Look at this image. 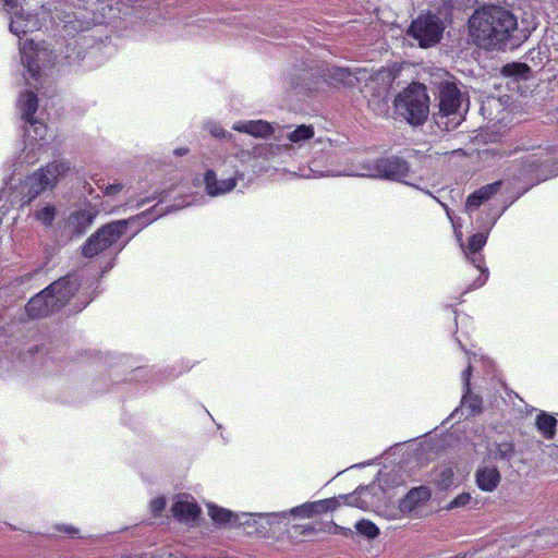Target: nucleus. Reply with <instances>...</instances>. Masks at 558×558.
Returning <instances> with one entry per match:
<instances>
[{"instance_id": "1", "label": "nucleus", "mask_w": 558, "mask_h": 558, "mask_svg": "<svg viewBox=\"0 0 558 558\" xmlns=\"http://www.w3.org/2000/svg\"><path fill=\"white\" fill-rule=\"evenodd\" d=\"M517 29V16L495 4L475 9L468 21L472 44L486 50H504Z\"/></svg>"}, {"instance_id": "2", "label": "nucleus", "mask_w": 558, "mask_h": 558, "mask_svg": "<svg viewBox=\"0 0 558 558\" xmlns=\"http://www.w3.org/2000/svg\"><path fill=\"white\" fill-rule=\"evenodd\" d=\"M396 113L409 124L418 126L425 123L429 113V96L426 86L413 82L395 98Z\"/></svg>"}, {"instance_id": "3", "label": "nucleus", "mask_w": 558, "mask_h": 558, "mask_svg": "<svg viewBox=\"0 0 558 558\" xmlns=\"http://www.w3.org/2000/svg\"><path fill=\"white\" fill-rule=\"evenodd\" d=\"M70 162L54 160L27 175L21 186V206L29 205L47 189H53L59 178L70 170Z\"/></svg>"}, {"instance_id": "4", "label": "nucleus", "mask_w": 558, "mask_h": 558, "mask_svg": "<svg viewBox=\"0 0 558 558\" xmlns=\"http://www.w3.org/2000/svg\"><path fill=\"white\" fill-rule=\"evenodd\" d=\"M444 32V21L432 12L420 13L408 28V35L415 39L421 48H430L438 44Z\"/></svg>"}, {"instance_id": "5", "label": "nucleus", "mask_w": 558, "mask_h": 558, "mask_svg": "<svg viewBox=\"0 0 558 558\" xmlns=\"http://www.w3.org/2000/svg\"><path fill=\"white\" fill-rule=\"evenodd\" d=\"M128 230V220H116L100 227L82 246V254L92 258L114 244Z\"/></svg>"}, {"instance_id": "6", "label": "nucleus", "mask_w": 558, "mask_h": 558, "mask_svg": "<svg viewBox=\"0 0 558 558\" xmlns=\"http://www.w3.org/2000/svg\"><path fill=\"white\" fill-rule=\"evenodd\" d=\"M487 242V234L477 232L468 239V244L463 252L468 259L472 263L473 267L480 271L475 280L470 284L469 290H474L483 287L488 279V270L485 267V258L481 254L482 248Z\"/></svg>"}, {"instance_id": "7", "label": "nucleus", "mask_w": 558, "mask_h": 558, "mask_svg": "<svg viewBox=\"0 0 558 558\" xmlns=\"http://www.w3.org/2000/svg\"><path fill=\"white\" fill-rule=\"evenodd\" d=\"M374 169L376 175L391 180H402L409 174V163L398 156L376 159Z\"/></svg>"}, {"instance_id": "8", "label": "nucleus", "mask_w": 558, "mask_h": 558, "mask_svg": "<svg viewBox=\"0 0 558 558\" xmlns=\"http://www.w3.org/2000/svg\"><path fill=\"white\" fill-rule=\"evenodd\" d=\"M19 105L22 111V119L34 126L35 135L43 140L46 135L47 126L35 118V113L38 109V97L36 93L29 90L22 94Z\"/></svg>"}, {"instance_id": "9", "label": "nucleus", "mask_w": 558, "mask_h": 558, "mask_svg": "<svg viewBox=\"0 0 558 558\" xmlns=\"http://www.w3.org/2000/svg\"><path fill=\"white\" fill-rule=\"evenodd\" d=\"M99 210L96 206L87 204L84 208L72 211L66 219V228L73 236L83 235L93 225Z\"/></svg>"}, {"instance_id": "10", "label": "nucleus", "mask_w": 558, "mask_h": 558, "mask_svg": "<svg viewBox=\"0 0 558 558\" xmlns=\"http://www.w3.org/2000/svg\"><path fill=\"white\" fill-rule=\"evenodd\" d=\"M77 289V282L72 280L71 277H62L45 288L57 310L63 307L74 295Z\"/></svg>"}, {"instance_id": "11", "label": "nucleus", "mask_w": 558, "mask_h": 558, "mask_svg": "<svg viewBox=\"0 0 558 558\" xmlns=\"http://www.w3.org/2000/svg\"><path fill=\"white\" fill-rule=\"evenodd\" d=\"M519 179L532 185L548 179L543 161L536 155H529L520 160Z\"/></svg>"}, {"instance_id": "12", "label": "nucleus", "mask_w": 558, "mask_h": 558, "mask_svg": "<svg viewBox=\"0 0 558 558\" xmlns=\"http://www.w3.org/2000/svg\"><path fill=\"white\" fill-rule=\"evenodd\" d=\"M461 107V92L453 83H446L439 89V112L445 116L456 114Z\"/></svg>"}, {"instance_id": "13", "label": "nucleus", "mask_w": 558, "mask_h": 558, "mask_svg": "<svg viewBox=\"0 0 558 558\" xmlns=\"http://www.w3.org/2000/svg\"><path fill=\"white\" fill-rule=\"evenodd\" d=\"M340 526L333 522L322 523L319 527L314 524H293L289 530V538L294 543H301L313 536L316 532L337 534Z\"/></svg>"}, {"instance_id": "14", "label": "nucleus", "mask_w": 558, "mask_h": 558, "mask_svg": "<svg viewBox=\"0 0 558 558\" xmlns=\"http://www.w3.org/2000/svg\"><path fill=\"white\" fill-rule=\"evenodd\" d=\"M432 497V490L425 486L411 488L407 495L399 501V510L402 514H410L418 507L426 504Z\"/></svg>"}, {"instance_id": "15", "label": "nucleus", "mask_w": 558, "mask_h": 558, "mask_svg": "<svg viewBox=\"0 0 558 558\" xmlns=\"http://www.w3.org/2000/svg\"><path fill=\"white\" fill-rule=\"evenodd\" d=\"M25 311L31 318H43L58 310L48 292L44 289L26 303Z\"/></svg>"}, {"instance_id": "16", "label": "nucleus", "mask_w": 558, "mask_h": 558, "mask_svg": "<svg viewBox=\"0 0 558 558\" xmlns=\"http://www.w3.org/2000/svg\"><path fill=\"white\" fill-rule=\"evenodd\" d=\"M501 482V474L495 465H481L475 471L476 486L486 493L497 489Z\"/></svg>"}, {"instance_id": "17", "label": "nucleus", "mask_w": 558, "mask_h": 558, "mask_svg": "<svg viewBox=\"0 0 558 558\" xmlns=\"http://www.w3.org/2000/svg\"><path fill=\"white\" fill-rule=\"evenodd\" d=\"M21 60L28 74L27 80L37 81L40 77L39 52L34 47L33 40L25 41L20 49Z\"/></svg>"}, {"instance_id": "18", "label": "nucleus", "mask_w": 558, "mask_h": 558, "mask_svg": "<svg viewBox=\"0 0 558 558\" xmlns=\"http://www.w3.org/2000/svg\"><path fill=\"white\" fill-rule=\"evenodd\" d=\"M502 181L498 180L493 183L486 184L478 190L471 193L465 201V209L473 211L478 209L485 202L495 196L501 189Z\"/></svg>"}, {"instance_id": "19", "label": "nucleus", "mask_w": 558, "mask_h": 558, "mask_svg": "<svg viewBox=\"0 0 558 558\" xmlns=\"http://www.w3.org/2000/svg\"><path fill=\"white\" fill-rule=\"evenodd\" d=\"M206 192L210 196H217L231 192L238 183V178L232 177L223 180H218L214 170H207L204 177Z\"/></svg>"}, {"instance_id": "20", "label": "nucleus", "mask_w": 558, "mask_h": 558, "mask_svg": "<svg viewBox=\"0 0 558 558\" xmlns=\"http://www.w3.org/2000/svg\"><path fill=\"white\" fill-rule=\"evenodd\" d=\"M51 20L58 25H62L63 29L72 35L74 33L87 29L85 23L76 17L73 12L66 11L62 8H54L51 14Z\"/></svg>"}, {"instance_id": "21", "label": "nucleus", "mask_w": 558, "mask_h": 558, "mask_svg": "<svg viewBox=\"0 0 558 558\" xmlns=\"http://www.w3.org/2000/svg\"><path fill=\"white\" fill-rule=\"evenodd\" d=\"M234 131L250 134L254 137L266 138L274 134L271 124L264 120H252L238 122L232 128Z\"/></svg>"}, {"instance_id": "22", "label": "nucleus", "mask_w": 558, "mask_h": 558, "mask_svg": "<svg viewBox=\"0 0 558 558\" xmlns=\"http://www.w3.org/2000/svg\"><path fill=\"white\" fill-rule=\"evenodd\" d=\"M352 499L353 495H340L338 497L311 501L314 517L332 512L341 505H352Z\"/></svg>"}, {"instance_id": "23", "label": "nucleus", "mask_w": 558, "mask_h": 558, "mask_svg": "<svg viewBox=\"0 0 558 558\" xmlns=\"http://www.w3.org/2000/svg\"><path fill=\"white\" fill-rule=\"evenodd\" d=\"M171 512L179 521L187 522L199 517L201 508L195 501L178 500L172 505Z\"/></svg>"}, {"instance_id": "24", "label": "nucleus", "mask_w": 558, "mask_h": 558, "mask_svg": "<svg viewBox=\"0 0 558 558\" xmlns=\"http://www.w3.org/2000/svg\"><path fill=\"white\" fill-rule=\"evenodd\" d=\"M557 424V418L546 412H541L535 418L537 430L546 439H553L555 437Z\"/></svg>"}, {"instance_id": "25", "label": "nucleus", "mask_w": 558, "mask_h": 558, "mask_svg": "<svg viewBox=\"0 0 558 558\" xmlns=\"http://www.w3.org/2000/svg\"><path fill=\"white\" fill-rule=\"evenodd\" d=\"M454 480V471L450 465H441L434 470L433 483L440 490L449 489Z\"/></svg>"}, {"instance_id": "26", "label": "nucleus", "mask_w": 558, "mask_h": 558, "mask_svg": "<svg viewBox=\"0 0 558 558\" xmlns=\"http://www.w3.org/2000/svg\"><path fill=\"white\" fill-rule=\"evenodd\" d=\"M364 69H355L354 73H352L349 69L345 68H337L332 74L333 78L343 83L344 85L352 86L356 82L360 81L357 74L365 73Z\"/></svg>"}, {"instance_id": "27", "label": "nucleus", "mask_w": 558, "mask_h": 558, "mask_svg": "<svg viewBox=\"0 0 558 558\" xmlns=\"http://www.w3.org/2000/svg\"><path fill=\"white\" fill-rule=\"evenodd\" d=\"M313 125H299L295 130L289 133L288 138L292 143H301L307 141L314 136Z\"/></svg>"}, {"instance_id": "28", "label": "nucleus", "mask_w": 558, "mask_h": 558, "mask_svg": "<svg viewBox=\"0 0 558 558\" xmlns=\"http://www.w3.org/2000/svg\"><path fill=\"white\" fill-rule=\"evenodd\" d=\"M208 513L211 520L219 525H225L231 522L233 518L232 511L217 506L209 507Z\"/></svg>"}, {"instance_id": "29", "label": "nucleus", "mask_w": 558, "mask_h": 558, "mask_svg": "<svg viewBox=\"0 0 558 558\" xmlns=\"http://www.w3.org/2000/svg\"><path fill=\"white\" fill-rule=\"evenodd\" d=\"M530 71L525 63H508L502 68V74L506 76L525 77Z\"/></svg>"}, {"instance_id": "30", "label": "nucleus", "mask_w": 558, "mask_h": 558, "mask_svg": "<svg viewBox=\"0 0 558 558\" xmlns=\"http://www.w3.org/2000/svg\"><path fill=\"white\" fill-rule=\"evenodd\" d=\"M355 529L360 534L368 538H375L379 534V529L377 525L374 522L365 519L356 522Z\"/></svg>"}, {"instance_id": "31", "label": "nucleus", "mask_w": 558, "mask_h": 558, "mask_svg": "<svg viewBox=\"0 0 558 558\" xmlns=\"http://www.w3.org/2000/svg\"><path fill=\"white\" fill-rule=\"evenodd\" d=\"M515 454V447L512 441L500 442L496 447V459L510 460Z\"/></svg>"}, {"instance_id": "32", "label": "nucleus", "mask_w": 558, "mask_h": 558, "mask_svg": "<svg viewBox=\"0 0 558 558\" xmlns=\"http://www.w3.org/2000/svg\"><path fill=\"white\" fill-rule=\"evenodd\" d=\"M35 217L46 227H50L56 217V207L53 205H47L44 208L37 210Z\"/></svg>"}, {"instance_id": "33", "label": "nucleus", "mask_w": 558, "mask_h": 558, "mask_svg": "<svg viewBox=\"0 0 558 558\" xmlns=\"http://www.w3.org/2000/svg\"><path fill=\"white\" fill-rule=\"evenodd\" d=\"M290 514L294 517H301L306 519L314 518V512L312 508L311 501L304 502L300 506H296L290 510Z\"/></svg>"}, {"instance_id": "34", "label": "nucleus", "mask_w": 558, "mask_h": 558, "mask_svg": "<svg viewBox=\"0 0 558 558\" xmlns=\"http://www.w3.org/2000/svg\"><path fill=\"white\" fill-rule=\"evenodd\" d=\"M471 494L463 492L454 497L449 504L448 509L461 508L466 506L471 501Z\"/></svg>"}, {"instance_id": "35", "label": "nucleus", "mask_w": 558, "mask_h": 558, "mask_svg": "<svg viewBox=\"0 0 558 558\" xmlns=\"http://www.w3.org/2000/svg\"><path fill=\"white\" fill-rule=\"evenodd\" d=\"M166 508V498L162 496L154 498L149 504L150 512L158 517Z\"/></svg>"}, {"instance_id": "36", "label": "nucleus", "mask_w": 558, "mask_h": 558, "mask_svg": "<svg viewBox=\"0 0 558 558\" xmlns=\"http://www.w3.org/2000/svg\"><path fill=\"white\" fill-rule=\"evenodd\" d=\"M10 31L17 36H20L21 34H23V35L26 34V29L24 27H22L19 19L11 21Z\"/></svg>"}, {"instance_id": "37", "label": "nucleus", "mask_w": 558, "mask_h": 558, "mask_svg": "<svg viewBox=\"0 0 558 558\" xmlns=\"http://www.w3.org/2000/svg\"><path fill=\"white\" fill-rule=\"evenodd\" d=\"M121 190H122V184L121 183H113V184H108L105 187L104 193L106 195H114V194L119 193Z\"/></svg>"}, {"instance_id": "38", "label": "nucleus", "mask_w": 558, "mask_h": 558, "mask_svg": "<svg viewBox=\"0 0 558 558\" xmlns=\"http://www.w3.org/2000/svg\"><path fill=\"white\" fill-rule=\"evenodd\" d=\"M210 133L215 136V137H218V138H225L227 136H231L230 133H228L225 129H222L221 126H214L211 130H210Z\"/></svg>"}, {"instance_id": "39", "label": "nucleus", "mask_w": 558, "mask_h": 558, "mask_svg": "<svg viewBox=\"0 0 558 558\" xmlns=\"http://www.w3.org/2000/svg\"><path fill=\"white\" fill-rule=\"evenodd\" d=\"M57 531L58 532H61V533H65V534H69V535H75L78 533V530L74 526H71V525H58L56 526Z\"/></svg>"}, {"instance_id": "40", "label": "nucleus", "mask_w": 558, "mask_h": 558, "mask_svg": "<svg viewBox=\"0 0 558 558\" xmlns=\"http://www.w3.org/2000/svg\"><path fill=\"white\" fill-rule=\"evenodd\" d=\"M471 374H472V366L469 365L463 372H462V377L464 379V384H465V387L469 389L470 388V377H471Z\"/></svg>"}, {"instance_id": "41", "label": "nucleus", "mask_w": 558, "mask_h": 558, "mask_svg": "<svg viewBox=\"0 0 558 558\" xmlns=\"http://www.w3.org/2000/svg\"><path fill=\"white\" fill-rule=\"evenodd\" d=\"M3 2V5L7 10H14L17 8L19 1L17 0H1Z\"/></svg>"}, {"instance_id": "42", "label": "nucleus", "mask_w": 558, "mask_h": 558, "mask_svg": "<svg viewBox=\"0 0 558 558\" xmlns=\"http://www.w3.org/2000/svg\"><path fill=\"white\" fill-rule=\"evenodd\" d=\"M187 153H189V149H187V148H184V147H180V148H177V149L174 150V154H175L177 156H184V155H186Z\"/></svg>"}, {"instance_id": "43", "label": "nucleus", "mask_w": 558, "mask_h": 558, "mask_svg": "<svg viewBox=\"0 0 558 558\" xmlns=\"http://www.w3.org/2000/svg\"><path fill=\"white\" fill-rule=\"evenodd\" d=\"M122 558H142V557L138 555H126V556H123Z\"/></svg>"}]
</instances>
